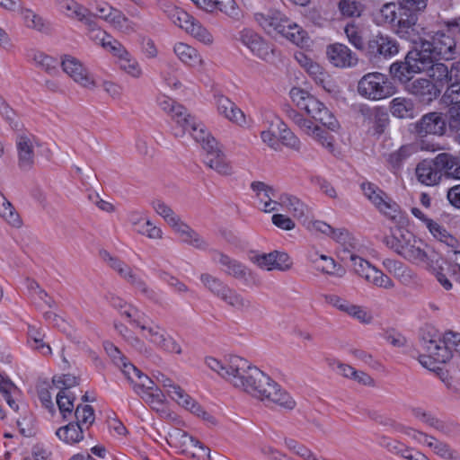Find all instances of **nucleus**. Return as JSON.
Masks as SVG:
<instances>
[{"label": "nucleus", "mask_w": 460, "mask_h": 460, "mask_svg": "<svg viewBox=\"0 0 460 460\" xmlns=\"http://www.w3.org/2000/svg\"><path fill=\"white\" fill-rule=\"evenodd\" d=\"M230 369L237 376L232 385L267 403H273L287 410L296 407L295 400L268 375L244 358H234Z\"/></svg>", "instance_id": "nucleus-1"}, {"label": "nucleus", "mask_w": 460, "mask_h": 460, "mask_svg": "<svg viewBox=\"0 0 460 460\" xmlns=\"http://www.w3.org/2000/svg\"><path fill=\"white\" fill-rule=\"evenodd\" d=\"M253 18L269 35L282 36L296 45L303 44L305 40L306 32L279 10L258 12L253 14Z\"/></svg>", "instance_id": "nucleus-2"}, {"label": "nucleus", "mask_w": 460, "mask_h": 460, "mask_svg": "<svg viewBox=\"0 0 460 460\" xmlns=\"http://www.w3.org/2000/svg\"><path fill=\"white\" fill-rule=\"evenodd\" d=\"M373 22L378 26H391L403 39L414 41L411 34L414 31L416 15L402 12L399 4L385 3L373 12Z\"/></svg>", "instance_id": "nucleus-3"}, {"label": "nucleus", "mask_w": 460, "mask_h": 460, "mask_svg": "<svg viewBox=\"0 0 460 460\" xmlns=\"http://www.w3.org/2000/svg\"><path fill=\"white\" fill-rule=\"evenodd\" d=\"M190 136L198 143H200L205 151L204 163L217 172L228 175L232 172V167L217 140L206 131L201 124H191Z\"/></svg>", "instance_id": "nucleus-4"}, {"label": "nucleus", "mask_w": 460, "mask_h": 460, "mask_svg": "<svg viewBox=\"0 0 460 460\" xmlns=\"http://www.w3.org/2000/svg\"><path fill=\"white\" fill-rule=\"evenodd\" d=\"M290 98L300 110L328 129L336 131L339 128V122L329 109L307 91L294 87L290 90Z\"/></svg>", "instance_id": "nucleus-5"}, {"label": "nucleus", "mask_w": 460, "mask_h": 460, "mask_svg": "<svg viewBox=\"0 0 460 460\" xmlns=\"http://www.w3.org/2000/svg\"><path fill=\"white\" fill-rule=\"evenodd\" d=\"M124 314L145 333L143 336L157 348L169 353H181V346L167 334L166 331L157 324L148 323L144 314L136 308H129Z\"/></svg>", "instance_id": "nucleus-6"}, {"label": "nucleus", "mask_w": 460, "mask_h": 460, "mask_svg": "<svg viewBox=\"0 0 460 460\" xmlns=\"http://www.w3.org/2000/svg\"><path fill=\"white\" fill-rule=\"evenodd\" d=\"M152 208L173 229L180 240L199 250H206L208 243L195 230L182 222L174 211L160 199L153 200Z\"/></svg>", "instance_id": "nucleus-7"}, {"label": "nucleus", "mask_w": 460, "mask_h": 460, "mask_svg": "<svg viewBox=\"0 0 460 460\" xmlns=\"http://www.w3.org/2000/svg\"><path fill=\"white\" fill-rule=\"evenodd\" d=\"M358 93L362 97L379 101L395 93V87L387 76L379 72L367 73L358 83Z\"/></svg>", "instance_id": "nucleus-8"}, {"label": "nucleus", "mask_w": 460, "mask_h": 460, "mask_svg": "<svg viewBox=\"0 0 460 460\" xmlns=\"http://www.w3.org/2000/svg\"><path fill=\"white\" fill-rule=\"evenodd\" d=\"M420 51L430 55L432 58L452 60L458 53L457 43L444 31H437L431 40H421Z\"/></svg>", "instance_id": "nucleus-9"}, {"label": "nucleus", "mask_w": 460, "mask_h": 460, "mask_svg": "<svg viewBox=\"0 0 460 460\" xmlns=\"http://www.w3.org/2000/svg\"><path fill=\"white\" fill-rule=\"evenodd\" d=\"M422 348L426 352L433 353L438 362H447L454 351L460 353V333L449 331L439 340L423 339Z\"/></svg>", "instance_id": "nucleus-10"}, {"label": "nucleus", "mask_w": 460, "mask_h": 460, "mask_svg": "<svg viewBox=\"0 0 460 460\" xmlns=\"http://www.w3.org/2000/svg\"><path fill=\"white\" fill-rule=\"evenodd\" d=\"M157 102L160 108L169 113L175 121L176 127L173 130L176 137H182L186 133L190 134L192 132L191 124H199L183 106L177 103L172 98L161 96L158 98Z\"/></svg>", "instance_id": "nucleus-11"}, {"label": "nucleus", "mask_w": 460, "mask_h": 460, "mask_svg": "<svg viewBox=\"0 0 460 460\" xmlns=\"http://www.w3.org/2000/svg\"><path fill=\"white\" fill-rule=\"evenodd\" d=\"M235 40L246 47L257 58L270 62L274 58V49L259 33L244 28L238 31Z\"/></svg>", "instance_id": "nucleus-12"}, {"label": "nucleus", "mask_w": 460, "mask_h": 460, "mask_svg": "<svg viewBox=\"0 0 460 460\" xmlns=\"http://www.w3.org/2000/svg\"><path fill=\"white\" fill-rule=\"evenodd\" d=\"M421 55L422 52L419 49H414L408 52L404 61L393 63L390 66L393 77L406 84L414 74L421 73L423 64H426L425 61H421Z\"/></svg>", "instance_id": "nucleus-13"}, {"label": "nucleus", "mask_w": 460, "mask_h": 460, "mask_svg": "<svg viewBox=\"0 0 460 460\" xmlns=\"http://www.w3.org/2000/svg\"><path fill=\"white\" fill-rule=\"evenodd\" d=\"M442 147L433 141L428 139H418L414 143L402 146L396 151L391 153L388 156V163L394 168H399L407 159L419 151L437 152Z\"/></svg>", "instance_id": "nucleus-14"}, {"label": "nucleus", "mask_w": 460, "mask_h": 460, "mask_svg": "<svg viewBox=\"0 0 460 460\" xmlns=\"http://www.w3.org/2000/svg\"><path fill=\"white\" fill-rule=\"evenodd\" d=\"M288 118L302 132L313 137L315 141L329 150L332 151L333 149V137L328 132L314 125L310 119H305L296 111H289Z\"/></svg>", "instance_id": "nucleus-15"}, {"label": "nucleus", "mask_w": 460, "mask_h": 460, "mask_svg": "<svg viewBox=\"0 0 460 460\" xmlns=\"http://www.w3.org/2000/svg\"><path fill=\"white\" fill-rule=\"evenodd\" d=\"M397 253L405 260L423 267L429 261H432L437 257V252L416 236L406 245L402 246Z\"/></svg>", "instance_id": "nucleus-16"}, {"label": "nucleus", "mask_w": 460, "mask_h": 460, "mask_svg": "<svg viewBox=\"0 0 460 460\" xmlns=\"http://www.w3.org/2000/svg\"><path fill=\"white\" fill-rule=\"evenodd\" d=\"M446 130L447 122L441 112H429L414 123V133L420 139L428 135L443 136Z\"/></svg>", "instance_id": "nucleus-17"}, {"label": "nucleus", "mask_w": 460, "mask_h": 460, "mask_svg": "<svg viewBox=\"0 0 460 460\" xmlns=\"http://www.w3.org/2000/svg\"><path fill=\"white\" fill-rule=\"evenodd\" d=\"M60 64L63 71L81 86L85 88L95 86L93 78L77 58L65 56Z\"/></svg>", "instance_id": "nucleus-18"}, {"label": "nucleus", "mask_w": 460, "mask_h": 460, "mask_svg": "<svg viewBox=\"0 0 460 460\" xmlns=\"http://www.w3.org/2000/svg\"><path fill=\"white\" fill-rule=\"evenodd\" d=\"M212 260L221 265L222 270L226 274L242 280L245 284L252 279V272L243 264L222 252H214Z\"/></svg>", "instance_id": "nucleus-19"}, {"label": "nucleus", "mask_w": 460, "mask_h": 460, "mask_svg": "<svg viewBox=\"0 0 460 460\" xmlns=\"http://www.w3.org/2000/svg\"><path fill=\"white\" fill-rule=\"evenodd\" d=\"M214 103L219 115L240 127L248 125L244 113L228 97L217 93L214 95Z\"/></svg>", "instance_id": "nucleus-20"}, {"label": "nucleus", "mask_w": 460, "mask_h": 460, "mask_svg": "<svg viewBox=\"0 0 460 460\" xmlns=\"http://www.w3.org/2000/svg\"><path fill=\"white\" fill-rule=\"evenodd\" d=\"M368 53L373 57L391 58L399 51L397 41L388 35L378 33L367 43Z\"/></svg>", "instance_id": "nucleus-21"}, {"label": "nucleus", "mask_w": 460, "mask_h": 460, "mask_svg": "<svg viewBox=\"0 0 460 460\" xmlns=\"http://www.w3.org/2000/svg\"><path fill=\"white\" fill-rule=\"evenodd\" d=\"M279 207L288 211L295 219L299 220L303 225L307 223L311 210L300 199L291 194H281L278 198Z\"/></svg>", "instance_id": "nucleus-22"}, {"label": "nucleus", "mask_w": 460, "mask_h": 460, "mask_svg": "<svg viewBox=\"0 0 460 460\" xmlns=\"http://www.w3.org/2000/svg\"><path fill=\"white\" fill-rule=\"evenodd\" d=\"M254 263L266 270H287L292 262L288 253L274 251L269 253H262L252 258Z\"/></svg>", "instance_id": "nucleus-23"}, {"label": "nucleus", "mask_w": 460, "mask_h": 460, "mask_svg": "<svg viewBox=\"0 0 460 460\" xmlns=\"http://www.w3.org/2000/svg\"><path fill=\"white\" fill-rule=\"evenodd\" d=\"M306 258L316 270L323 274L336 275L338 277H342L344 274V270L332 257L320 254L315 249L309 250L306 253Z\"/></svg>", "instance_id": "nucleus-24"}, {"label": "nucleus", "mask_w": 460, "mask_h": 460, "mask_svg": "<svg viewBox=\"0 0 460 460\" xmlns=\"http://www.w3.org/2000/svg\"><path fill=\"white\" fill-rule=\"evenodd\" d=\"M415 176L417 181L425 186H436L442 179L434 158L419 162L415 168Z\"/></svg>", "instance_id": "nucleus-25"}, {"label": "nucleus", "mask_w": 460, "mask_h": 460, "mask_svg": "<svg viewBox=\"0 0 460 460\" xmlns=\"http://www.w3.org/2000/svg\"><path fill=\"white\" fill-rule=\"evenodd\" d=\"M327 57L330 62L337 67H349L357 64L355 54L344 44L334 43L327 48Z\"/></svg>", "instance_id": "nucleus-26"}, {"label": "nucleus", "mask_w": 460, "mask_h": 460, "mask_svg": "<svg viewBox=\"0 0 460 460\" xmlns=\"http://www.w3.org/2000/svg\"><path fill=\"white\" fill-rule=\"evenodd\" d=\"M436 58H432L430 55L422 53L421 61H425L427 64H423V71L428 74V75L432 78L435 82L444 85L447 84L451 78V74L453 73L451 70H448V67L439 62H435Z\"/></svg>", "instance_id": "nucleus-27"}, {"label": "nucleus", "mask_w": 460, "mask_h": 460, "mask_svg": "<svg viewBox=\"0 0 460 460\" xmlns=\"http://www.w3.org/2000/svg\"><path fill=\"white\" fill-rule=\"evenodd\" d=\"M405 90L412 95H415L420 102H429L436 99L439 92L435 84L426 78H418L405 84Z\"/></svg>", "instance_id": "nucleus-28"}, {"label": "nucleus", "mask_w": 460, "mask_h": 460, "mask_svg": "<svg viewBox=\"0 0 460 460\" xmlns=\"http://www.w3.org/2000/svg\"><path fill=\"white\" fill-rule=\"evenodd\" d=\"M252 190L256 193L262 205L261 209L265 212L279 210L278 198L275 190L262 181H253L251 184Z\"/></svg>", "instance_id": "nucleus-29"}, {"label": "nucleus", "mask_w": 460, "mask_h": 460, "mask_svg": "<svg viewBox=\"0 0 460 460\" xmlns=\"http://www.w3.org/2000/svg\"><path fill=\"white\" fill-rule=\"evenodd\" d=\"M434 159L442 175L460 180V159L458 156L449 153H439Z\"/></svg>", "instance_id": "nucleus-30"}, {"label": "nucleus", "mask_w": 460, "mask_h": 460, "mask_svg": "<svg viewBox=\"0 0 460 460\" xmlns=\"http://www.w3.org/2000/svg\"><path fill=\"white\" fill-rule=\"evenodd\" d=\"M128 369L126 370V377L132 384L133 389L137 394L158 387L151 378L142 373L141 370L135 366H128Z\"/></svg>", "instance_id": "nucleus-31"}, {"label": "nucleus", "mask_w": 460, "mask_h": 460, "mask_svg": "<svg viewBox=\"0 0 460 460\" xmlns=\"http://www.w3.org/2000/svg\"><path fill=\"white\" fill-rule=\"evenodd\" d=\"M16 146L19 155V166L29 169L34 162L33 143L30 136L21 134L17 137Z\"/></svg>", "instance_id": "nucleus-32"}, {"label": "nucleus", "mask_w": 460, "mask_h": 460, "mask_svg": "<svg viewBox=\"0 0 460 460\" xmlns=\"http://www.w3.org/2000/svg\"><path fill=\"white\" fill-rule=\"evenodd\" d=\"M411 414L417 420L422 421L423 423L435 429L436 430L441 432L446 436H449L452 431L450 425L438 419L431 412L426 411L420 407L412 408Z\"/></svg>", "instance_id": "nucleus-33"}, {"label": "nucleus", "mask_w": 460, "mask_h": 460, "mask_svg": "<svg viewBox=\"0 0 460 460\" xmlns=\"http://www.w3.org/2000/svg\"><path fill=\"white\" fill-rule=\"evenodd\" d=\"M62 12L66 16L77 20L84 24H90V20L94 16L86 7L74 0H66L61 4Z\"/></svg>", "instance_id": "nucleus-34"}, {"label": "nucleus", "mask_w": 460, "mask_h": 460, "mask_svg": "<svg viewBox=\"0 0 460 460\" xmlns=\"http://www.w3.org/2000/svg\"><path fill=\"white\" fill-rule=\"evenodd\" d=\"M173 51L185 65L197 67L203 64V60L197 49L188 44L178 42L174 45Z\"/></svg>", "instance_id": "nucleus-35"}, {"label": "nucleus", "mask_w": 460, "mask_h": 460, "mask_svg": "<svg viewBox=\"0 0 460 460\" xmlns=\"http://www.w3.org/2000/svg\"><path fill=\"white\" fill-rule=\"evenodd\" d=\"M28 57L35 66L40 67L49 75H56L58 74L59 62L57 58L35 49L31 50Z\"/></svg>", "instance_id": "nucleus-36"}, {"label": "nucleus", "mask_w": 460, "mask_h": 460, "mask_svg": "<svg viewBox=\"0 0 460 460\" xmlns=\"http://www.w3.org/2000/svg\"><path fill=\"white\" fill-rule=\"evenodd\" d=\"M425 446L429 447L434 454L446 460H460V453L453 449L447 443L429 435Z\"/></svg>", "instance_id": "nucleus-37"}, {"label": "nucleus", "mask_w": 460, "mask_h": 460, "mask_svg": "<svg viewBox=\"0 0 460 460\" xmlns=\"http://www.w3.org/2000/svg\"><path fill=\"white\" fill-rule=\"evenodd\" d=\"M390 111L396 118L411 119L415 115L414 103L411 99L396 97L390 102Z\"/></svg>", "instance_id": "nucleus-38"}, {"label": "nucleus", "mask_w": 460, "mask_h": 460, "mask_svg": "<svg viewBox=\"0 0 460 460\" xmlns=\"http://www.w3.org/2000/svg\"><path fill=\"white\" fill-rule=\"evenodd\" d=\"M445 264L446 261L444 258L437 252V257L432 261H429L424 267L436 277L438 282L446 290H450L453 288V284L443 272Z\"/></svg>", "instance_id": "nucleus-39"}, {"label": "nucleus", "mask_w": 460, "mask_h": 460, "mask_svg": "<svg viewBox=\"0 0 460 460\" xmlns=\"http://www.w3.org/2000/svg\"><path fill=\"white\" fill-rule=\"evenodd\" d=\"M376 208L397 225H403L406 222V217L399 205L390 199L384 198L380 204L376 206Z\"/></svg>", "instance_id": "nucleus-40"}, {"label": "nucleus", "mask_w": 460, "mask_h": 460, "mask_svg": "<svg viewBox=\"0 0 460 460\" xmlns=\"http://www.w3.org/2000/svg\"><path fill=\"white\" fill-rule=\"evenodd\" d=\"M162 8L164 13H167L168 18L174 23L176 26L185 30L187 32L188 25L192 24L194 22L195 18L190 16L185 11L181 8H178L172 4H163Z\"/></svg>", "instance_id": "nucleus-41"}, {"label": "nucleus", "mask_w": 460, "mask_h": 460, "mask_svg": "<svg viewBox=\"0 0 460 460\" xmlns=\"http://www.w3.org/2000/svg\"><path fill=\"white\" fill-rule=\"evenodd\" d=\"M56 435L66 444H75L83 440L84 429L78 422H70L58 429Z\"/></svg>", "instance_id": "nucleus-42"}, {"label": "nucleus", "mask_w": 460, "mask_h": 460, "mask_svg": "<svg viewBox=\"0 0 460 460\" xmlns=\"http://www.w3.org/2000/svg\"><path fill=\"white\" fill-rule=\"evenodd\" d=\"M221 300L236 311L242 313L247 312L252 308V302L248 298L229 287Z\"/></svg>", "instance_id": "nucleus-43"}, {"label": "nucleus", "mask_w": 460, "mask_h": 460, "mask_svg": "<svg viewBox=\"0 0 460 460\" xmlns=\"http://www.w3.org/2000/svg\"><path fill=\"white\" fill-rule=\"evenodd\" d=\"M157 382L166 389L169 396L174 400L179 405H182L190 395L187 394L179 385L173 383L172 379L165 376L164 374H159L156 376Z\"/></svg>", "instance_id": "nucleus-44"}, {"label": "nucleus", "mask_w": 460, "mask_h": 460, "mask_svg": "<svg viewBox=\"0 0 460 460\" xmlns=\"http://www.w3.org/2000/svg\"><path fill=\"white\" fill-rule=\"evenodd\" d=\"M168 436L170 444L181 448V452L184 454H188V451L192 449L193 443H197L196 438L179 429H172L168 433Z\"/></svg>", "instance_id": "nucleus-45"}, {"label": "nucleus", "mask_w": 460, "mask_h": 460, "mask_svg": "<svg viewBox=\"0 0 460 460\" xmlns=\"http://www.w3.org/2000/svg\"><path fill=\"white\" fill-rule=\"evenodd\" d=\"M234 358H242L238 356H232L228 359L227 363L225 365L217 358L209 357L206 358V364L211 370L217 372L218 375H220L222 377H224L232 384V378L237 376L234 371L230 369V366Z\"/></svg>", "instance_id": "nucleus-46"}, {"label": "nucleus", "mask_w": 460, "mask_h": 460, "mask_svg": "<svg viewBox=\"0 0 460 460\" xmlns=\"http://www.w3.org/2000/svg\"><path fill=\"white\" fill-rule=\"evenodd\" d=\"M428 229L432 236L447 246L456 248L458 246L457 239L452 235L443 226L433 221L429 222Z\"/></svg>", "instance_id": "nucleus-47"}, {"label": "nucleus", "mask_w": 460, "mask_h": 460, "mask_svg": "<svg viewBox=\"0 0 460 460\" xmlns=\"http://www.w3.org/2000/svg\"><path fill=\"white\" fill-rule=\"evenodd\" d=\"M109 23L117 31L124 34H131L136 31L137 25L130 21L120 10L117 9L110 19Z\"/></svg>", "instance_id": "nucleus-48"}, {"label": "nucleus", "mask_w": 460, "mask_h": 460, "mask_svg": "<svg viewBox=\"0 0 460 460\" xmlns=\"http://www.w3.org/2000/svg\"><path fill=\"white\" fill-rule=\"evenodd\" d=\"M365 280L374 287L379 288L392 289L394 288V282L392 280V279L375 266L369 274L366 275Z\"/></svg>", "instance_id": "nucleus-49"}, {"label": "nucleus", "mask_w": 460, "mask_h": 460, "mask_svg": "<svg viewBox=\"0 0 460 460\" xmlns=\"http://www.w3.org/2000/svg\"><path fill=\"white\" fill-rule=\"evenodd\" d=\"M199 279L204 287L219 299H221L225 292L227 291L228 286L226 284L208 273L201 274Z\"/></svg>", "instance_id": "nucleus-50"}, {"label": "nucleus", "mask_w": 460, "mask_h": 460, "mask_svg": "<svg viewBox=\"0 0 460 460\" xmlns=\"http://www.w3.org/2000/svg\"><path fill=\"white\" fill-rule=\"evenodd\" d=\"M277 128L279 130V140L281 143L294 150H300L301 142L299 138L287 127V125L280 121H277Z\"/></svg>", "instance_id": "nucleus-51"}, {"label": "nucleus", "mask_w": 460, "mask_h": 460, "mask_svg": "<svg viewBox=\"0 0 460 460\" xmlns=\"http://www.w3.org/2000/svg\"><path fill=\"white\" fill-rule=\"evenodd\" d=\"M124 279L130 283L135 289L148 299L154 301L157 299V294L150 288L140 277L134 274L132 270L127 271V277Z\"/></svg>", "instance_id": "nucleus-52"}, {"label": "nucleus", "mask_w": 460, "mask_h": 460, "mask_svg": "<svg viewBox=\"0 0 460 460\" xmlns=\"http://www.w3.org/2000/svg\"><path fill=\"white\" fill-rule=\"evenodd\" d=\"M104 349L108 356L111 358L112 362L120 368L122 373L126 376V370L128 369V366H134L127 360L121 351L114 346L111 342L106 341L103 343Z\"/></svg>", "instance_id": "nucleus-53"}, {"label": "nucleus", "mask_w": 460, "mask_h": 460, "mask_svg": "<svg viewBox=\"0 0 460 460\" xmlns=\"http://www.w3.org/2000/svg\"><path fill=\"white\" fill-rule=\"evenodd\" d=\"M415 235L407 230H399L398 234H395L392 236L385 237V243L391 249H393L395 252H399L401 251V247L404 246L413 240Z\"/></svg>", "instance_id": "nucleus-54"}, {"label": "nucleus", "mask_w": 460, "mask_h": 460, "mask_svg": "<svg viewBox=\"0 0 460 460\" xmlns=\"http://www.w3.org/2000/svg\"><path fill=\"white\" fill-rule=\"evenodd\" d=\"M75 396L69 391H59L57 394V404L63 419L72 415Z\"/></svg>", "instance_id": "nucleus-55"}, {"label": "nucleus", "mask_w": 460, "mask_h": 460, "mask_svg": "<svg viewBox=\"0 0 460 460\" xmlns=\"http://www.w3.org/2000/svg\"><path fill=\"white\" fill-rule=\"evenodd\" d=\"M381 445L386 448L391 454L411 460L413 457V450L404 444L397 441L385 438Z\"/></svg>", "instance_id": "nucleus-56"}, {"label": "nucleus", "mask_w": 460, "mask_h": 460, "mask_svg": "<svg viewBox=\"0 0 460 460\" xmlns=\"http://www.w3.org/2000/svg\"><path fill=\"white\" fill-rule=\"evenodd\" d=\"M90 24H84L87 30L88 37L94 41L96 44L101 45L103 49L106 46L104 43L109 41V38L111 35L108 34L105 31H102L95 21V15L89 21Z\"/></svg>", "instance_id": "nucleus-57"}, {"label": "nucleus", "mask_w": 460, "mask_h": 460, "mask_svg": "<svg viewBox=\"0 0 460 460\" xmlns=\"http://www.w3.org/2000/svg\"><path fill=\"white\" fill-rule=\"evenodd\" d=\"M181 406L198 417L202 418L208 424L216 425L217 420L215 417L204 411L203 408L190 396L184 401Z\"/></svg>", "instance_id": "nucleus-58"}, {"label": "nucleus", "mask_w": 460, "mask_h": 460, "mask_svg": "<svg viewBox=\"0 0 460 460\" xmlns=\"http://www.w3.org/2000/svg\"><path fill=\"white\" fill-rule=\"evenodd\" d=\"M189 26L187 27V32L192 37L204 44H211L213 42V36L199 21L195 19L194 22Z\"/></svg>", "instance_id": "nucleus-59"}, {"label": "nucleus", "mask_w": 460, "mask_h": 460, "mask_svg": "<svg viewBox=\"0 0 460 460\" xmlns=\"http://www.w3.org/2000/svg\"><path fill=\"white\" fill-rule=\"evenodd\" d=\"M391 263L392 261H389V264ZM393 266L394 274L402 284L407 286L415 281L416 275L410 268L403 265L402 262H393Z\"/></svg>", "instance_id": "nucleus-60"}, {"label": "nucleus", "mask_w": 460, "mask_h": 460, "mask_svg": "<svg viewBox=\"0 0 460 460\" xmlns=\"http://www.w3.org/2000/svg\"><path fill=\"white\" fill-rule=\"evenodd\" d=\"M339 8L345 16L359 17L364 11V4L357 0H341Z\"/></svg>", "instance_id": "nucleus-61"}, {"label": "nucleus", "mask_w": 460, "mask_h": 460, "mask_svg": "<svg viewBox=\"0 0 460 460\" xmlns=\"http://www.w3.org/2000/svg\"><path fill=\"white\" fill-rule=\"evenodd\" d=\"M22 14L24 23L28 28L36 30L38 31H43L46 29V23L42 17L31 10H23Z\"/></svg>", "instance_id": "nucleus-62"}, {"label": "nucleus", "mask_w": 460, "mask_h": 460, "mask_svg": "<svg viewBox=\"0 0 460 460\" xmlns=\"http://www.w3.org/2000/svg\"><path fill=\"white\" fill-rule=\"evenodd\" d=\"M349 260L352 263L353 271L358 276L366 279V275L369 274L374 266L371 265V263L366 261L365 259L354 253L350 254Z\"/></svg>", "instance_id": "nucleus-63"}, {"label": "nucleus", "mask_w": 460, "mask_h": 460, "mask_svg": "<svg viewBox=\"0 0 460 460\" xmlns=\"http://www.w3.org/2000/svg\"><path fill=\"white\" fill-rule=\"evenodd\" d=\"M361 190L364 195L376 207L385 198V193L371 182H362Z\"/></svg>", "instance_id": "nucleus-64"}]
</instances>
